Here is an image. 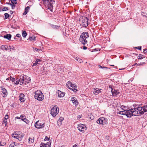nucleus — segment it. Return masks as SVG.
Listing matches in <instances>:
<instances>
[{"mask_svg": "<svg viewBox=\"0 0 147 147\" xmlns=\"http://www.w3.org/2000/svg\"><path fill=\"white\" fill-rule=\"evenodd\" d=\"M25 78V76H19V80H20V84L22 85L24 83V80Z\"/></svg>", "mask_w": 147, "mask_h": 147, "instance_id": "a211bd4d", "label": "nucleus"}, {"mask_svg": "<svg viewBox=\"0 0 147 147\" xmlns=\"http://www.w3.org/2000/svg\"><path fill=\"white\" fill-rule=\"evenodd\" d=\"M20 117L21 118H26V116L24 115H20Z\"/></svg>", "mask_w": 147, "mask_h": 147, "instance_id": "a18cd8bd", "label": "nucleus"}, {"mask_svg": "<svg viewBox=\"0 0 147 147\" xmlns=\"http://www.w3.org/2000/svg\"><path fill=\"white\" fill-rule=\"evenodd\" d=\"M7 45H3L1 46L0 47V48L2 50H5L6 51H7Z\"/></svg>", "mask_w": 147, "mask_h": 147, "instance_id": "a878e982", "label": "nucleus"}, {"mask_svg": "<svg viewBox=\"0 0 147 147\" xmlns=\"http://www.w3.org/2000/svg\"><path fill=\"white\" fill-rule=\"evenodd\" d=\"M1 90H2L1 92H2V93L3 94L2 96L4 97H5L8 94L7 90L5 88H3V86H1Z\"/></svg>", "mask_w": 147, "mask_h": 147, "instance_id": "f8f14e48", "label": "nucleus"}, {"mask_svg": "<svg viewBox=\"0 0 147 147\" xmlns=\"http://www.w3.org/2000/svg\"><path fill=\"white\" fill-rule=\"evenodd\" d=\"M27 4L28 5H29L30 6H31V5H32V2L30 1H29L27 3Z\"/></svg>", "mask_w": 147, "mask_h": 147, "instance_id": "e433bc0d", "label": "nucleus"}, {"mask_svg": "<svg viewBox=\"0 0 147 147\" xmlns=\"http://www.w3.org/2000/svg\"><path fill=\"white\" fill-rule=\"evenodd\" d=\"M57 93L58 94V96L59 97H62L64 96L65 93L61 92V91L58 90L57 92Z\"/></svg>", "mask_w": 147, "mask_h": 147, "instance_id": "dca6fc26", "label": "nucleus"}, {"mask_svg": "<svg viewBox=\"0 0 147 147\" xmlns=\"http://www.w3.org/2000/svg\"><path fill=\"white\" fill-rule=\"evenodd\" d=\"M144 58V56L143 55H141V54H139L138 57V59H143Z\"/></svg>", "mask_w": 147, "mask_h": 147, "instance_id": "7c9ffc66", "label": "nucleus"}, {"mask_svg": "<svg viewBox=\"0 0 147 147\" xmlns=\"http://www.w3.org/2000/svg\"><path fill=\"white\" fill-rule=\"evenodd\" d=\"M34 142V138H29L28 139V142L30 144L33 143Z\"/></svg>", "mask_w": 147, "mask_h": 147, "instance_id": "393cba45", "label": "nucleus"}, {"mask_svg": "<svg viewBox=\"0 0 147 147\" xmlns=\"http://www.w3.org/2000/svg\"><path fill=\"white\" fill-rule=\"evenodd\" d=\"M87 49V47L86 46H84L83 47V49L86 50Z\"/></svg>", "mask_w": 147, "mask_h": 147, "instance_id": "680f3d73", "label": "nucleus"}, {"mask_svg": "<svg viewBox=\"0 0 147 147\" xmlns=\"http://www.w3.org/2000/svg\"><path fill=\"white\" fill-rule=\"evenodd\" d=\"M144 53L145 54L146 53H147V49L144 50Z\"/></svg>", "mask_w": 147, "mask_h": 147, "instance_id": "69168bd1", "label": "nucleus"}, {"mask_svg": "<svg viewBox=\"0 0 147 147\" xmlns=\"http://www.w3.org/2000/svg\"><path fill=\"white\" fill-rule=\"evenodd\" d=\"M5 19H7L9 17V15L7 13H5L4 14Z\"/></svg>", "mask_w": 147, "mask_h": 147, "instance_id": "2f4dec72", "label": "nucleus"}, {"mask_svg": "<svg viewBox=\"0 0 147 147\" xmlns=\"http://www.w3.org/2000/svg\"><path fill=\"white\" fill-rule=\"evenodd\" d=\"M49 2L53 3H55V1L54 0H50Z\"/></svg>", "mask_w": 147, "mask_h": 147, "instance_id": "5fc2aeb1", "label": "nucleus"}, {"mask_svg": "<svg viewBox=\"0 0 147 147\" xmlns=\"http://www.w3.org/2000/svg\"><path fill=\"white\" fill-rule=\"evenodd\" d=\"M49 0H42V1H43L44 2H49Z\"/></svg>", "mask_w": 147, "mask_h": 147, "instance_id": "052dcab7", "label": "nucleus"}, {"mask_svg": "<svg viewBox=\"0 0 147 147\" xmlns=\"http://www.w3.org/2000/svg\"><path fill=\"white\" fill-rule=\"evenodd\" d=\"M140 107L137 104H134L133 105V106H131V110H133L134 111L136 109H137L138 108Z\"/></svg>", "mask_w": 147, "mask_h": 147, "instance_id": "6ab92c4d", "label": "nucleus"}, {"mask_svg": "<svg viewBox=\"0 0 147 147\" xmlns=\"http://www.w3.org/2000/svg\"><path fill=\"white\" fill-rule=\"evenodd\" d=\"M75 59L76 60H77L80 63L83 62L82 59H80L79 57H76Z\"/></svg>", "mask_w": 147, "mask_h": 147, "instance_id": "c756f323", "label": "nucleus"}, {"mask_svg": "<svg viewBox=\"0 0 147 147\" xmlns=\"http://www.w3.org/2000/svg\"><path fill=\"white\" fill-rule=\"evenodd\" d=\"M20 132L16 131L15 132L13 133L12 135H16V136H12V137L14 138H16L19 140V141H21L23 137L24 136V134H20Z\"/></svg>", "mask_w": 147, "mask_h": 147, "instance_id": "39448f33", "label": "nucleus"}, {"mask_svg": "<svg viewBox=\"0 0 147 147\" xmlns=\"http://www.w3.org/2000/svg\"><path fill=\"white\" fill-rule=\"evenodd\" d=\"M88 37L89 35L88 32H84L81 35L79 40L83 45H85L88 42L86 39Z\"/></svg>", "mask_w": 147, "mask_h": 147, "instance_id": "f257e3e1", "label": "nucleus"}, {"mask_svg": "<svg viewBox=\"0 0 147 147\" xmlns=\"http://www.w3.org/2000/svg\"><path fill=\"white\" fill-rule=\"evenodd\" d=\"M59 109L57 106L55 105L51 109V113L53 117H55L59 113Z\"/></svg>", "mask_w": 147, "mask_h": 147, "instance_id": "0eeeda50", "label": "nucleus"}, {"mask_svg": "<svg viewBox=\"0 0 147 147\" xmlns=\"http://www.w3.org/2000/svg\"><path fill=\"white\" fill-rule=\"evenodd\" d=\"M35 37L33 36H29V39L30 40H32L35 39Z\"/></svg>", "mask_w": 147, "mask_h": 147, "instance_id": "a19ab883", "label": "nucleus"}, {"mask_svg": "<svg viewBox=\"0 0 147 147\" xmlns=\"http://www.w3.org/2000/svg\"><path fill=\"white\" fill-rule=\"evenodd\" d=\"M49 138H48V137L46 136L45 139V140H49Z\"/></svg>", "mask_w": 147, "mask_h": 147, "instance_id": "6e6d98bb", "label": "nucleus"}, {"mask_svg": "<svg viewBox=\"0 0 147 147\" xmlns=\"http://www.w3.org/2000/svg\"><path fill=\"white\" fill-rule=\"evenodd\" d=\"M94 91H93V93L96 95L98 94L99 93L101 92V90L102 89H99L98 88H94Z\"/></svg>", "mask_w": 147, "mask_h": 147, "instance_id": "2eb2a0df", "label": "nucleus"}, {"mask_svg": "<svg viewBox=\"0 0 147 147\" xmlns=\"http://www.w3.org/2000/svg\"><path fill=\"white\" fill-rule=\"evenodd\" d=\"M15 143L14 142H13L9 145V147H11L12 146H14V145H15Z\"/></svg>", "mask_w": 147, "mask_h": 147, "instance_id": "c03bdc74", "label": "nucleus"}, {"mask_svg": "<svg viewBox=\"0 0 147 147\" xmlns=\"http://www.w3.org/2000/svg\"><path fill=\"white\" fill-rule=\"evenodd\" d=\"M40 147H48L47 144H45L42 142L41 143L40 145Z\"/></svg>", "mask_w": 147, "mask_h": 147, "instance_id": "c85d7f7f", "label": "nucleus"}, {"mask_svg": "<svg viewBox=\"0 0 147 147\" xmlns=\"http://www.w3.org/2000/svg\"><path fill=\"white\" fill-rule=\"evenodd\" d=\"M11 6L12 9H14L15 7V5L14 4H11Z\"/></svg>", "mask_w": 147, "mask_h": 147, "instance_id": "864d4df0", "label": "nucleus"}, {"mask_svg": "<svg viewBox=\"0 0 147 147\" xmlns=\"http://www.w3.org/2000/svg\"><path fill=\"white\" fill-rule=\"evenodd\" d=\"M73 88H74V90L73 89V90L74 91V92H76V91H78L77 88V86L75 85Z\"/></svg>", "mask_w": 147, "mask_h": 147, "instance_id": "72a5a7b5", "label": "nucleus"}, {"mask_svg": "<svg viewBox=\"0 0 147 147\" xmlns=\"http://www.w3.org/2000/svg\"><path fill=\"white\" fill-rule=\"evenodd\" d=\"M6 143L5 142H0V146L5 145Z\"/></svg>", "mask_w": 147, "mask_h": 147, "instance_id": "ea45409f", "label": "nucleus"}, {"mask_svg": "<svg viewBox=\"0 0 147 147\" xmlns=\"http://www.w3.org/2000/svg\"><path fill=\"white\" fill-rule=\"evenodd\" d=\"M71 87H72L73 88H74V86H75V84H73L71 83Z\"/></svg>", "mask_w": 147, "mask_h": 147, "instance_id": "0e129e2a", "label": "nucleus"}, {"mask_svg": "<svg viewBox=\"0 0 147 147\" xmlns=\"http://www.w3.org/2000/svg\"><path fill=\"white\" fill-rule=\"evenodd\" d=\"M7 51L9 49H10V51H11V46H10V45L7 46Z\"/></svg>", "mask_w": 147, "mask_h": 147, "instance_id": "37998d69", "label": "nucleus"}, {"mask_svg": "<svg viewBox=\"0 0 147 147\" xmlns=\"http://www.w3.org/2000/svg\"><path fill=\"white\" fill-rule=\"evenodd\" d=\"M71 100L75 106H76L78 105V102L76 97L74 96L72 97L71 99Z\"/></svg>", "mask_w": 147, "mask_h": 147, "instance_id": "ddd939ff", "label": "nucleus"}, {"mask_svg": "<svg viewBox=\"0 0 147 147\" xmlns=\"http://www.w3.org/2000/svg\"><path fill=\"white\" fill-rule=\"evenodd\" d=\"M35 98L39 101H42L44 99V96L41 91L37 90L35 92L34 96Z\"/></svg>", "mask_w": 147, "mask_h": 147, "instance_id": "f03ea898", "label": "nucleus"}, {"mask_svg": "<svg viewBox=\"0 0 147 147\" xmlns=\"http://www.w3.org/2000/svg\"><path fill=\"white\" fill-rule=\"evenodd\" d=\"M99 66L100 68H102V69H104V68L108 69V67H102V66H101L100 65H99Z\"/></svg>", "mask_w": 147, "mask_h": 147, "instance_id": "3c124183", "label": "nucleus"}, {"mask_svg": "<svg viewBox=\"0 0 147 147\" xmlns=\"http://www.w3.org/2000/svg\"><path fill=\"white\" fill-rule=\"evenodd\" d=\"M8 7H4L2 9V11H6L7 10H8Z\"/></svg>", "mask_w": 147, "mask_h": 147, "instance_id": "4c0bfd02", "label": "nucleus"}, {"mask_svg": "<svg viewBox=\"0 0 147 147\" xmlns=\"http://www.w3.org/2000/svg\"><path fill=\"white\" fill-rule=\"evenodd\" d=\"M136 48L137 49L141 50L142 47L141 46L136 47Z\"/></svg>", "mask_w": 147, "mask_h": 147, "instance_id": "de8ad7c7", "label": "nucleus"}, {"mask_svg": "<svg viewBox=\"0 0 147 147\" xmlns=\"http://www.w3.org/2000/svg\"><path fill=\"white\" fill-rule=\"evenodd\" d=\"M30 9V7L29 6H27L24 9V12L23 13V15H25L28 11L29 9Z\"/></svg>", "mask_w": 147, "mask_h": 147, "instance_id": "412c9836", "label": "nucleus"}, {"mask_svg": "<svg viewBox=\"0 0 147 147\" xmlns=\"http://www.w3.org/2000/svg\"><path fill=\"white\" fill-rule=\"evenodd\" d=\"M27 35V34L26 31L24 30L22 31V36L24 38H26Z\"/></svg>", "mask_w": 147, "mask_h": 147, "instance_id": "cd10ccee", "label": "nucleus"}, {"mask_svg": "<svg viewBox=\"0 0 147 147\" xmlns=\"http://www.w3.org/2000/svg\"><path fill=\"white\" fill-rule=\"evenodd\" d=\"M39 63H38L37 62V61H35V63H33V66H36V65L38 64H39Z\"/></svg>", "mask_w": 147, "mask_h": 147, "instance_id": "09e8293b", "label": "nucleus"}, {"mask_svg": "<svg viewBox=\"0 0 147 147\" xmlns=\"http://www.w3.org/2000/svg\"><path fill=\"white\" fill-rule=\"evenodd\" d=\"M81 117L80 115H78L77 116V119H79Z\"/></svg>", "mask_w": 147, "mask_h": 147, "instance_id": "774afa93", "label": "nucleus"}, {"mask_svg": "<svg viewBox=\"0 0 147 147\" xmlns=\"http://www.w3.org/2000/svg\"><path fill=\"white\" fill-rule=\"evenodd\" d=\"M51 26L53 29H57L59 27V26L57 25H55L53 24H51Z\"/></svg>", "mask_w": 147, "mask_h": 147, "instance_id": "bb28decb", "label": "nucleus"}, {"mask_svg": "<svg viewBox=\"0 0 147 147\" xmlns=\"http://www.w3.org/2000/svg\"><path fill=\"white\" fill-rule=\"evenodd\" d=\"M24 122H25L27 124L29 123V121L26 119V118L25 119Z\"/></svg>", "mask_w": 147, "mask_h": 147, "instance_id": "58836bf2", "label": "nucleus"}, {"mask_svg": "<svg viewBox=\"0 0 147 147\" xmlns=\"http://www.w3.org/2000/svg\"><path fill=\"white\" fill-rule=\"evenodd\" d=\"M11 37V35L10 34H7L6 35L4 36V38H7L8 40H10Z\"/></svg>", "mask_w": 147, "mask_h": 147, "instance_id": "4be33fe9", "label": "nucleus"}, {"mask_svg": "<svg viewBox=\"0 0 147 147\" xmlns=\"http://www.w3.org/2000/svg\"><path fill=\"white\" fill-rule=\"evenodd\" d=\"M11 2L12 3L11 4H16L17 3V1H14L11 0Z\"/></svg>", "mask_w": 147, "mask_h": 147, "instance_id": "79ce46f5", "label": "nucleus"}, {"mask_svg": "<svg viewBox=\"0 0 147 147\" xmlns=\"http://www.w3.org/2000/svg\"><path fill=\"white\" fill-rule=\"evenodd\" d=\"M34 126L36 128L40 129L43 128L45 126V125L44 123H42L41 121H38L36 122Z\"/></svg>", "mask_w": 147, "mask_h": 147, "instance_id": "1a4fd4ad", "label": "nucleus"}, {"mask_svg": "<svg viewBox=\"0 0 147 147\" xmlns=\"http://www.w3.org/2000/svg\"><path fill=\"white\" fill-rule=\"evenodd\" d=\"M143 112V114L145 112H147V105H144L142 107Z\"/></svg>", "mask_w": 147, "mask_h": 147, "instance_id": "5701e85b", "label": "nucleus"}, {"mask_svg": "<svg viewBox=\"0 0 147 147\" xmlns=\"http://www.w3.org/2000/svg\"><path fill=\"white\" fill-rule=\"evenodd\" d=\"M8 118V115H6L5 117H4V119L6 120H7Z\"/></svg>", "mask_w": 147, "mask_h": 147, "instance_id": "603ef678", "label": "nucleus"}, {"mask_svg": "<svg viewBox=\"0 0 147 147\" xmlns=\"http://www.w3.org/2000/svg\"><path fill=\"white\" fill-rule=\"evenodd\" d=\"M125 107L123 105H122L121 107V108L123 110V109Z\"/></svg>", "mask_w": 147, "mask_h": 147, "instance_id": "bf43d9fd", "label": "nucleus"}, {"mask_svg": "<svg viewBox=\"0 0 147 147\" xmlns=\"http://www.w3.org/2000/svg\"><path fill=\"white\" fill-rule=\"evenodd\" d=\"M46 144H47V146H48V147H50V146L51 145V142H47Z\"/></svg>", "mask_w": 147, "mask_h": 147, "instance_id": "49530a36", "label": "nucleus"}, {"mask_svg": "<svg viewBox=\"0 0 147 147\" xmlns=\"http://www.w3.org/2000/svg\"><path fill=\"white\" fill-rule=\"evenodd\" d=\"M107 119L104 117H100L96 121V123L101 125H104L108 124Z\"/></svg>", "mask_w": 147, "mask_h": 147, "instance_id": "423d86ee", "label": "nucleus"}, {"mask_svg": "<svg viewBox=\"0 0 147 147\" xmlns=\"http://www.w3.org/2000/svg\"><path fill=\"white\" fill-rule=\"evenodd\" d=\"M20 117H16L15 118V119L16 120V119H20Z\"/></svg>", "mask_w": 147, "mask_h": 147, "instance_id": "338daca9", "label": "nucleus"}, {"mask_svg": "<svg viewBox=\"0 0 147 147\" xmlns=\"http://www.w3.org/2000/svg\"><path fill=\"white\" fill-rule=\"evenodd\" d=\"M86 127L85 125L80 124L78 125V129L80 131H84L86 129Z\"/></svg>", "mask_w": 147, "mask_h": 147, "instance_id": "9d476101", "label": "nucleus"}, {"mask_svg": "<svg viewBox=\"0 0 147 147\" xmlns=\"http://www.w3.org/2000/svg\"><path fill=\"white\" fill-rule=\"evenodd\" d=\"M10 80L12 81V82H13L15 84V81H16V80L15 79V78L11 77V76H10Z\"/></svg>", "mask_w": 147, "mask_h": 147, "instance_id": "473e14b6", "label": "nucleus"}, {"mask_svg": "<svg viewBox=\"0 0 147 147\" xmlns=\"http://www.w3.org/2000/svg\"><path fill=\"white\" fill-rule=\"evenodd\" d=\"M36 61L38 63V62L41 61V60L39 59H36Z\"/></svg>", "mask_w": 147, "mask_h": 147, "instance_id": "4d7b16f0", "label": "nucleus"}, {"mask_svg": "<svg viewBox=\"0 0 147 147\" xmlns=\"http://www.w3.org/2000/svg\"><path fill=\"white\" fill-rule=\"evenodd\" d=\"M135 109L136 110L134 111H133V112L134 113V116H139L143 114L142 107H140Z\"/></svg>", "mask_w": 147, "mask_h": 147, "instance_id": "20e7f679", "label": "nucleus"}, {"mask_svg": "<svg viewBox=\"0 0 147 147\" xmlns=\"http://www.w3.org/2000/svg\"><path fill=\"white\" fill-rule=\"evenodd\" d=\"M89 19L86 17H82L81 18V25L82 27L86 28L88 25V20Z\"/></svg>", "mask_w": 147, "mask_h": 147, "instance_id": "7ed1b4c3", "label": "nucleus"}, {"mask_svg": "<svg viewBox=\"0 0 147 147\" xmlns=\"http://www.w3.org/2000/svg\"><path fill=\"white\" fill-rule=\"evenodd\" d=\"M16 36L18 37H21V35L20 34H17Z\"/></svg>", "mask_w": 147, "mask_h": 147, "instance_id": "13d9d810", "label": "nucleus"}, {"mask_svg": "<svg viewBox=\"0 0 147 147\" xmlns=\"http://www.w3.org/2000/svg\"><path fill=\"white\" fill-rule=\"evenodd\" d=\"M53 3H52L51 2H49L48 3V9H49L51 11V12L53 11Z\"/></svg>", "mask_w": 147, "mask_h": 147, "instance_id": "f3484780", "label": "nucleus"}, {"mask_svg": "<svg viewBox=\"0 0 147 147\" xmlns=\"http://www.w3.org/2000/svg\"><path fill=\"white\" fill-rule=\"evenodd\" d=\"M25 96L22 93H21L19 96L20 100L21 102H23L25 101L24 99V97Z\"/></svg>", "mask_w": 147, "mask_h": 147, "instance_id": "aec40b11", "label": "nucleus"}, {"mask_svg": "<svg viewBox=\"0 0 147 147\" xmlns=\"http://www.w3.org/2000/svg\"><path fill=\"white\" fill-rule=\"evenodd\" d=\"M71 83L70 81H68L66 84L67 87H69L71 85Z\"/></svg>", "mask_w": 147, "mask_h": 147, "instance_id": "f704fd0d", "label": "nucleus"}, {"mask_svg": "<svg viewBox=\"0 0 147 147\" xmlns=\"http://www.w3.org/2000/svg\"><path fill=\"white\" fill-rule=\"evenodd\" d=\"M90 118L91 119L93 120L94 118V117L92 115V116H91V117H90Z\"/></svg>", "mask_w": 147, "mask_h": 147, "instance_id": "e2e57ef3", "label": "nucleus"}, {"mask_svg": "<svg viewBox=\"0 0 147 147\" xmlns=\"http://www.w3.org/2000/svg\"><path fill=\"white\" fill-rule=\"evenodd\" d=\"M24 83L25 85H26L27 84H28L30 82L31 79L28 76L26 75H25V78L24 80Z\"/></svg>", "mask_w": 147, "mask_h": 147, "instance_id": "9b49d317", "label": "nucleus"}, {"mask_svg": "<svg viewBox=\"0 0 147 147\" xmlns=\"http://www.w3.org/2000/svg\"><path fill=\"white\" fill-rule=\"evenodd\" d=\"M134 111L133 110L131 109L129 110H124V112H125V115L127 116V117H131L132 116L134 115Z\"/></svg>", "mask_w": 147, "mask_h": 147, "instance_id": "6e6552de", "label": "nucleus"}, {"mask_svg": "<svg viewBox=\"0 0 147 147\" xmlns=\"http://www.w3.org/2000/svg\"><path fill=\"white\" fill-rule=\"evenodd\" d=\"M7 120H6L4 119L3 120V122L5 123V125H6L7 124Z\"/></svg>", "mask_w": 147, "mask_h": 147, "instance_id": "8fccbe9b", "label": "nucleus"}, {"mask_svg": "<svg viewBox=\"0 0 147 147\" xmlns=\"http://www.w3.org/2000/svg\"><path fill=\"white\" fill-rule=\"evenodd\" d=\"M111 91L113 96H116L119 93L118 90H116L115 89H112Z\"/></svg>", "mask_w": 147, "mask_h": 147, "instance_id": "4468645a", "label": "nucleus"}, {"mask_svg": "<svg viewBox=\"0 0 147 147\" xmlns=\"http://www.w3.org/2000/svg\"><path fill=\"white\" fill-rule=\"evenodd\" d=\"M16 81L15 82V84L16 85H18L20 83V80H19V76L18 78H16Z\"/></svg>", "mask_w": 147, "mask_h": 147, "instance_id": "b1692460", "label": "nucleus"}, {"mask_svg": "<svg viewBox=\"0 0 147 147\" xmlns=\"http://www.w3.org/2000/svg\"><path fill=\"white\" fill-rule=\"evenodd\" d=\"M119 113L123 115H125V112H124V111H120L119 113Z\"/></svg>", "mask_w": 147, "mask_h": 147, "instance_id": "c9c22d12", "label": "nucleus"}]
</instances>
